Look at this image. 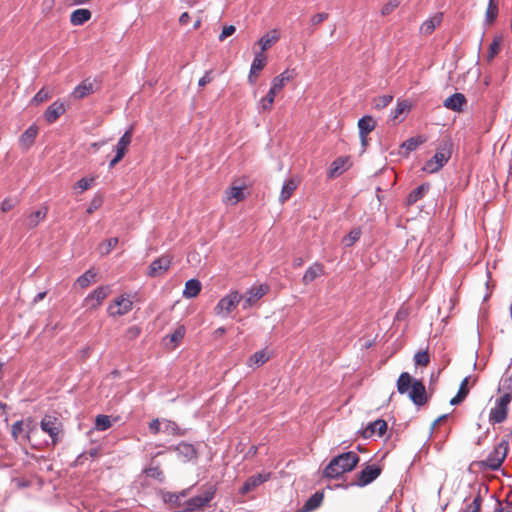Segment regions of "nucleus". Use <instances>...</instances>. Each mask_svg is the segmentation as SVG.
Masks as SVG:
<instances>
[{"mask_svg": "<svg viewBox=\"0 0 512 512\" xmlns=\"http://www.w3.org/2000/svg\"><path fill=\"white\" fill-rule=\"evenodd\" d=\"M397 391L408 394L410 400L417 406H423L428 401L425 385L414 379L408 372H402L397 379Z\"/></svg>", "mask_w": 512, "mask_h": 512, "instance_id": "1", "label": "nucleus"}, {"mask_svg": "<svg viewBox=\"0 0 512 512\" xmlns=\"http://www.w3.org/2000/svg\"><path fill=\"white\" fill-rule=\"evenodd\" d=\"M359 461V455L353 451L342 453L329 462L323 471V476L329 479H337L344 473L351 472Z\"/></svg>", "mask_w": 512, "mask_h": 512, "instance_id": "2", "label": "nucleus"}, {"mask_svg": "<svg viewBox=\"0 0 512 512\" xmlns=\"http://www.w3.org/2000/svg\"><path fill=\"white\" fill-rule=\"evenodd\" d=\"M452 142L449 139L443 140L438 146L435 155L424 165V170L428 173L438 172L451 158Z\"/></svg>", "mask_w": 512, "mask_h": 512, "instance_id": "3", "label": "nucleus"}, {"mask_svg": "<svg viewBox=\"0 0 512 512\" xmlns=\"http://www.w3.org/2000/svg\"><path fill=\"white\" fill-rule=\"evenodd\" d=\"M508 440H501L493 450L488 454L486 459L478 462V466L482 469L497 470L501 467L508 452Z\"/></svg>", "mask_w": 512, "mask_h": 512, "instance_id": "4", "label": "nucleus"}, {"mask_svg": "<svg viewBox=\"0 0 512 512\" xmlns=\"http://www.w3.org/2000/svg\"><path fill=\"white\" fill-rule=\"evenodd\" d=\"M512 400V393H504L495 401L494 407L489 412L491 424L502 423L507 418L508 406Z\"/></svg>", "mask_w": 512, "mask_h": 512, "instance_id": "5", "label": "nucleus"}, {"mask_svg": "<svg viewBox=\"0 0 512 512\" xmlns=\"http://www.w3.org/2000/svg\"><path fill=\"white\" fill-rule=\"evenodd\" d=\"M242 299L243 296L238 291H231L219 300L214 307V313L217 316L226 317L238 306Z\"/></svg>", "mask_w": 512, "mask_h": 512, "instance_id": "6", "label": "nucleus"}, {"mask_svg": "<svg viewBox=\"0 0 512 512\" xmlns=\"http://www.w3.org/2000/svg\"><path fill=\"white\" fill-rule=\"evenodd\" d=\"M133 308V301L129 294H122L114 299L107 308V313L111 317L123 316Z\"/></svg>", "mask_w": 512, "mask_h": 512, "instance_id": "7", "label": "nucleus"}, {"mask_svg": "<svg viewBox=\"0 0 512 512\" xmlns=\"http://www.w3.org/2000/svg\"><path fill=\"white\" fill-rule=\"evenodd\" d=\"M40 427L51 437L53 445H56L62 432V423L59 419L55 416L45 415L40 422Z\"/></svg>", "mask_w": 512, "mask_h": 512, "instance_id": "8", "label": "nucleus"}, {"mask_svg": "<svg viewBox=\"0 0 512 512\" xmlns=\"http://www.w3.org/2000/svg\"><path fill=\"white\" fill-rule=\"evenodd\" d=\"M381 472L382 468L377 464L366 465L357 474V479L352 484L358 487H364L378 478Z\"/></svg>", "mask_w": 512, "mask_h": 512, "instance_id": "9", "label": "nucleus"}, {"mask_svg": "<svg viewBox=\"0 0 512 512\" xmlns=\"http://www.w3.org/2000/svg\"><path fill=\"white\" fill-rule=\"evenodd\" d=\"M110 293V286H100L88 294L84 299L83 305L91 310L97 309Z\"/></svg>", "mask_w": 512, "mask_h": 512, "instance_id": "10", "label": "nucleus"}, {"mask_svg": "<svg viewBox=\"0 0 512 512\" xmlns=\"http://www.w3.org/2000/svg\"><path fill=\"white\" fill-rule=\"evenodd\" d=\"M172 264V257L170 255H162L151 262L148 267L147 275L149 277H159L165 274Z\"/></svg>", "mask_w": 512, "mask_h": 512, "instance_id": "11", "label": "nucleus"}, {"mask_svg": "<svg viewBox=\"0 0 512 512\" xmlns=\"http://www.w3.org/2000/svg\"><path fill=\"white\" fill-rule=\"evenodd\" d=\"M269 291V287L267 285H258L250 288L244 298L243 308L247 309L253 306L259 299H261L264 295H266Z\"/></svg>", "mask_w": 512, "mask_h": 512, "instance_id": "12", "label": "nucleus"}, {"mask_svg": "<svg viewBox=\"0 0 512 512\" xmlns=\"http://www.w3.org/2000/svg\"><path fill=\"white\" fill-rule=\"evenodd\" d=\"M267 64V56L262 52L255 53L249 75H248V82L250 84H254L258 77L260 72L263 70V68Z\"/></svg>", "mask_w": 512, "mask_h": 512, "instance_id": "13", "label": "nucleus"}, {"mask_svg": "<svg viewBox=\"0 0 512 512\" xmlns=\"http://www.w3.org/2000/svg\"><path fill=\"white\" fill-rule=\"evenodd\" d=\"M245 189V184L238 186L232 185L225 191L223 202L228 205H236L238 202L245 199Z\"/></svg>", "mask_w": 512, "mask_h": 512, "instance_id": "14", "label": "nucleus"}, {"mask_svg": "<svg viewBox=\"0 0 512 512\" xmlns=\"http://www.w3.org/2000/svg\"><path fill=\"white\" fill-rule=\"evenodd\" d=\"M270 478V473H260L249 477L240 489V493L245 495L256 489L259 485Z\"/></svg>", "mask_w": 512, "mask_h": 512, "instance_id": "15", "label": "nucleus"}, {"mask_svg": "<svg viewBox=\"0 0 512 512\" xmlns=\"http://www.w3.org/2000/svg\"><path fill=\"white\" fill-rule=\"evenodd\" d=\"M66 111V107L63 102H53L45 111L44 118L49 123H54L61 115Z\"/></svg>", "mask_w": 512, "mask_h": 512, "instance_id": "16", "label": "nucleus"}, {"mask_svg": "<svg viewBox=\"0 0 512 512\" xmlns=\"http://www.w3.org/2000/svg\"><path fill=\"white\" fill-rule=\"evenodd\" d=\"M466 103L467 100L464 94L454 93L453 95L444 100L443 105L445 108L449 110L461 112L463 111V108L466 105Z\"/></svg>", "mask_w": 512, "mask_h": 512, "instance_id": "17", "label": "nucleus"}, {"mask_svg": "<svg viewBox=\"0 0 512 512\" xmlns=\"http://www.w3.org/2000/svg\"><path fill=\"white\" fill-rule=\"evenodd\" d=\"M38 130L37 125L33 124L21 134L19 145L23 150H28L34 144Z\"/></svg>", "mask_w": 512, "mask_h": 512, "instance_id": "18", "label": "nucleus"}, {"mask_svg": "<svg viewBox=\"0 0 512 512\" xmlns=\"http://www.w3.org/2000/svg\"><path fill=\"white\" fill-rule=\"evenodd\" d=\"M387 430V422L383 419H377L370 423L362 432L364 438H370L374 435L382 436Z\"/></svg>", "mask_w": 512, "mask_h": 512, "instance_id": "19", "label": "nucleus"}, {"mask_svg": "<svg viewBox=\"0 0 512 512\" xmlns=\"http://www.w3.org/2000/svg\"><path fill=\"white\" fill-rule=\"evenodd\" d=\"M299 184L300 180L297 177H291L288 180H286L280 192V203H285L293 195L294 191L297 189Z\"/></svg>", "mask_w": 512, "mask_h": 512, "instance_id": "20", "label": "nucleus"}, {"mask_svg": "<svg viewBox=\"0 0 512 512\" xmlns=\"http://www.w3.org/2000/svg\"><path fill=\"white\" fill-rule=\"evenodd\" d=\"M324 274V266L323 264L319 262L313 263L311 266L307 268L305 271L303 277H302V283L304 285L310 284L312 281L317 279L318 277L322 276Z\"/></svg>", "mask_w": 512, "mask_h": 512, "instance_id": "21", "label": "nucleus"}, {"mask_svg": "<svg viewBox=\"0 0 512 512\" xmlns=\"http://www.w3.org/2000/svg\"><path fill=\"white\" fill-rule=\"evenodd\" d=\"M280 39V32L277 29H273L264 34L259 40L258 45L260 46V52L264 53L266 50L272 47Z\"/></svg>", "mask_w": 512, "mask_h": 512, "instance_id": "22", "label": "nucleus"}, {"mask_svg": "<svg viewBox=\"0 0 512 512\" xmlns=\"http://www.w3.org/2000/svg\"><path fill=\"white\" fill-rule=\"evenodd\" d=\"M443 20L442 13H436L429 19L425 20L420 26V33L424 35H430L438 27Z\"/></svg>", "mask_w": 512, "mask_h": 512, "instance_id": "23", "label": "nucleus"}, {"mask_svg": "<svg viewBox=\"0 0 512 512\" xmlns=\"http://www.w3.org/2000/svg\"><path fill=\"white\" fill-rule=\"evenodd\" d=\"M349 164V158L348 157H339L336 160H334L330 166L328 176L330 178H335L339 175H341L344 171L347 170Z\"/></svg>", "mask_w": 512, "mask_h": 512, "instance_id": "24", "label": "nucleus"}, {"mask_svg": "<svg viewBox=\"0 0 512 512\" xmlns=\"http://www.w3.org/2000/svg\"><path fill=\"white\" fill-rule=\"evenodd\" d=\"M202 285L198 279H190L185 283L183 297L187 299L194 298L201 292Z\"/></svg>", "mask_w": 512, "mask_h": 512, "instance_id": "25", "label": "nucleus"}, {"mask_svg": "<svg viewBox=\"0 0 512 512\" xmlns=\"http://www.w3.org/2000/svg\"><path fill=\"white\" fill-rule=\"evenodd\" d=\"M132 135H133L132 128H129L123 134V136L119 139L118 143L116 144V147H115L116 155H119V156L124 158V156H125V154L127 152V149L129 147V145L131 144Z\"/></svg>", "mask_w": 512, "mask_h": 512, "instance_id": "26", "label": "nucleus"}, {"mask_svg": "<svg viewBox=\"0 0 512 512\" xmlns=\"http://www.w3.org/2000/svg\"><path fill=\"white\" fill-rule=\"evenodd\" d=\"M48 209L43 207L35 212H32L27 216L26 226L29 229L35 228L40 222H42L47 216Z\"/></svg>", "mask_w": 512, "mask_h": 512, "instance_id": "27", "label": "nucleus"}, {"mask_svg": "<svg viewBox=\"0 0 512 512\" xmlns=\"http://www.w3.org/2000/svg\"><path fill=\"white\" fill-rule=\"evenodd\" d=\"M92 13L88 9H77L70 15V21L73 25H83L85 22L90 20Z\"/></svg>", "mask_w": 512, "mask_h": 512, "instance_id": "28", "label": "nucleus"}, {"mask_svg": "<svg viewBox=\"0 0 512 512\" xmlns=\"http://www.w3.org/2000/svg\"><path fill=\"white\" fill-rule=\"evenodd\" d=\"M324 493L317 491L305 502L302 512H310L317 509L323 502Z\"/></svg>", "mask_w": 512, "mask_h": 512, "instance_id": "29", "label": "nucleus"}, {"mask_svg": "<svg viewBox=\"0 0 512 512\" xmlns=\"http://www.w3.org/2000/svg\"><path fill=\"white\" fill-rule=\"evenodd\" d=\"M469 377H465L459 387V390L455 397L450 400L451 405H458L465 400L469 394Z\"/></svg>", "mask_w": 512, "mask_h": 512, "instance_id": "30", "label": "nucleus"}, {"mask_svg": "<svg viewBox=\"0 0 512 512\" xmlns=\"http://www.w3.org/2000/svg\"><path fill=\"white\" fill-rule=\"evenodd\" d=\"M429 184L428 183H424V184H421L420 186H418L417 188H415L414 190H412L409 195L407 196V204L408 205H412L414 203H416L418 200H420L421 198L424 197V195L428 192L429 190Z\"/></svg>", "mask_w": 512, "mask_h": 512, "instance_id": "31", "label": "nucleus"}, {"mask_svg": "<svg viewBox=\"0 0 512 512\" xmlns=\"http://www.w3.org/2000/svg\"><path fill=\"white\" fill-rule=\"evenodd\" d=\"M376 122L372 116H363L358 121L359 135L369 134L375 129Z\"/></svg>", "mask_w": 512, "mask_h": 512, "instance_id": "32", "label": "nucleus"}, {"mask_svg": "<svg viewBox=\"0 0 512 512\" xmlns=\"http://www.w3.org/2000/svg\"><path fill=\"white\" fill-rule=\"evenodd\" d=\"M31 424H33V420L30 418L27 419L26 423H24V421H16L11 427V435L14 438V440H17L19 438V436L21 435V433L24 431V425H26V427L28 429L26 437L29 439V437H30L29 434L32 430V428L30 427Z\"/></svg>", "mask_w": 512, "mask_h": 512, "instance_id": "33", "label": "nucleus"}, {"mask_svg": "<svg viewBox=\"0 0 512 512\" xmlns=\"http://www.w3.org/2000/svg\"><path fill=\"white\" fill-rule=\"evenodd\" d=\"M93 92V84L89 80H84L73 91V96L77 99H82Z\"/></svg>", "mask_w": 512, "mask_h": 512, "instance_id": "34", "label": "nucleus"}, {"mask_svg": "<svg viewBox=\"0 0 512 512\" xmlns=\"http://www.w3.org/2000/svg\"><path fill=\"white\" fill-rule=\"evenodd\" d=\"M498 2L497 0H489L486 12H485V22L488 25H491L495 22L498 16Z\"/></svg>", "mask_w": 512, "mask_h": 512, "instance_id": "35", "label": "nucleus"}, {"mask_svg": "<svg viewBox=\"0 0 512 512\" xmlns=\"http://www.w3.org/2000/svg\"><path fill=\"white\" fill-rule=\"evenodd\" d=\"M96 272L93 269L87 270L81 276H79L75 282L80 288H87L91 283L95 282Z\"/></svg>", "mask_w": 512, "mask_h": 512, "instance_id": "36", "label": "nucleus"}, {"mask_svg": "<svg viewBox=\"0 0 512 512\" xmlns=\"http://www.w3.org/2000/svg\"><path fill=\"white\" fill-rule=\"evenodd\" d=\"M292 80L291 75H289L288 71H284L278 76L274 77L271 82V87L274 88L278 93L284 88L286 83Z\"/></svg>", "mask_w": 512, "mask_h": 512, "instance_id": "37", "label": "nucleus"}, {"mask_svg": "<svg viewBox=\"0 0 512 512\" xmlns=\"http://www.w3.org/2000/svg\"><path fill=\"white\" fill-rule=\"evenodd\" d=\"M269 360V356L267 355L265 350H260L255 352L253 355L249 357L247 360V365L249 367L253 366H261Z\"/></svg>", "mask_w": 512, "mask_h": 512, "instance_id": "38", "label": "nucleus"}, {"mask_svg": "<svg viewBox=\"0 0 512 512\" xmlns=\"http://www.w3.org/2000/svg\"><path fill=\"white\" fill-rule=\"evenodd\" d=\"M185 332V327L183 325H180L175 329V331L171 335L167 336V338H169L170 342L172 343V349L178 346V344L184 338Z\"/></svg>", "mask_w": 512, "mask_h": 512, "instance_id": "39", "label": "nucleus"}, {"mask_svg": "<svg viewBox=\"0 0 512 512\" xmlns=\"http://www.w3.org/2000/svg\"><path fill=\"white\" fill-rule=\"evenodd\" d=\"M411 109V104L407 100L398 101L396 108L392 111V119L396 120L402 114L408 113Z\"/></svg>", "mask_w": 512, "mask_h": 512, "instance_id": "40", "label": "nucleus"}, {"mask_svg": "<svg viewBox=\"0 0 512 512\" xmlns=\"http://www.w3.org/2000/svg\"><path fill=\"white\" fill-rule=\"evenodd\" d=\"M119 240L117 237H112L110 239H107L106 241L102 242L100 245H99V251L102 255H107L109 254L112 249H114L117 244H118Z\"/></svg>", "mask_w": 512, "mask_h": 512, "instance_id": "41", "label": "nucleus"}, {"mask_svg": "<svg viewBox=\"0 0 512 512\" xmlns=\"http://www.w3.org/2000/svg\"><path fill=\"white\" fill-rule=\"evenodd\" d=\"M51 98V93L45 87L40 89L31 100L32 105H39Z\"/></svg>", "mask_w": 512, "mask_h": 512, "instance_id": "42", "label": "nucleus"}, {"mask_svg": "<svg viewBox=\"0 0 512 512\" xmlns=\"http://www.w3.org/2000/svg\"><path fill=\"white\" fill-rule=\"evenodd\" d=\"M112 426V421L107 415H98L95 420V427L99 431H105Z\"/></svg>", "mask_w": 512, "mask_h": 512, "instance_id": "43", "label": "nucleus"}, {"mask_svg": "<svg viewBox=\"0 0 512 512\" xmlns=\"http://www.w3.org/2000/svg\"><path fill=\"white\" fill-rule=\"evenodd\" d=\"M360 236L361 230L359 228H354L343 238L342 242L346 247H350L359 240Z\"/></svg>", "mask_w": 512, "mask_h": 512, "instance_id": "44", "label": "nucleus"}, {"mask_svg": "<svg viewBox=\"0 0 512 512\" xmlns=\"http://www.w3.org/2000/svg\"><path fill=\"white\" fill-rule=\"evenodd\" d=\"M177 451H179L181 454H183L188 459H193L196 457V450L193 447V445L188 443H180L177 448Z\"/></svg>", "mask_w": 512, "mask_h": 512, "instance_id": "45", "label": "nucleus"}, {"mask_svg": "<svg viewBox=\"0 0 512 512\" xmlns=\"http://www.w3.org/2000/svg\"><path fill=\"white\" fill-rule=\"evenodd\" d=\"M393 100L392 95H381L373 99L374 108L381 110L388 106Z\"/></svg>", "mask_w": 512, "mask_h": 512, "instance_id": "46", "label": "nucleus"}, {"mask_svg": "<svg viewBox=\"0 0 512 512\" xmlns=\"http://www.w3.org/2000/svg\"><path fill=\"white\" fill-rule=\"evenodd\" d=\"M501 45V39L499 37H495L491 44L489 45L487 60L491 62L494 57L499 53Z\"/></svg>", "mask_w": 512, "mask_h": 512, "instance_id": "47", "label": "nucleus"}, {"mask_svg": "<svg viewBox=\"0 0 512 512\" xmlns=\"http://www.w3.org/2000/svg\"><path fill=\"white\" fill-rule=\"evenodd\" d=\"M424 142L425 139L422 136L412 137L407 139L402 146L408 151H413Z\"/></svg>", "mask_w": 512, "mask_h": 512, "instance_id": "48", "label": "nucleus"}, {"mask_svg": "<svg viewBox=\"0 0 512 512\" xmlns=\"http://www.w3.org/2000/svg\"><path fill=\"white\" fill-rule=\"evenodd\" d=\"M414 361L417 366L426 367L430 362V357L427 351H419L414 356Z\"/></svg>", "mask_w": 512, "mask_h": 512, "instance_id": "49", "label": "nucleus"}, {"mask_svg": "<svg viewBox=\"0 0 512 512\" xmlns=\"http://www.w3.org/2000/svg\"><path fill=\"white\" fill-rule=\"evenodd\" d=\"M95 181L94 177L91 178H81L78 180L74 186V189H79V192L82 193L89 189Z\"/></svg>", "mask_w": 512, "mask_h": 512, "instance_id": "50", "label": "nucleus"}, {"mask_svg": "<svg viewBox=\"0 0 512 512\" xmlns=\"http://www.w3.org/2000/svg\"><path fill=\"white\" fill-rule=\"evenodd\" d=\"M400 4L399 0H388L381 8V15L387 16L392 13Z\"/></svg>", "mask_w": 512, "mask_h": 512, "instance_id": "51", "label": "nucleus"}, {"mask_svg": "<svg viewBox=\"0 0 512 512\" xmlns=\"http://www.w3.org/2000/svg\"><path fill=\"white\" fill-rule=\"evenodd\" d=\"M274 101L270 97H263L258 103L259 112H270L272 110Z\"/></svg>", "mask_w": 512, "mask_h": 512, "instance_id": "52", "label": "nucleus"}, {"mask_svg": "<svg viewBox=\"0 0 512 512\" xmlns=\"http://www.w3.org/2000/svg\"><path fill=\"white\" fill-rule=\"evenodd\" d=\"M482 499L480 496H477L473 499V501L468 505L465 512H480L481 511Z\"/></svg>", "mask_w": 512, "mask_h": 512, "instance_id": "53", "label": "nucleus"}, {"mask_svg": "<svg viewBox=\"0 0 512 512\" xmlns=\"http://www.w3.org/2000/svg\"><path fill=\"white\" fill-rule=\"evenodd\" d=\"M141 333V329L140 327L134 325V326H131L129 327L126 332H125V337L128 339V340H134L136 339L137 337H139Z\"/></svg>", "mask_w": 512, "mask_h": 512, "instance_id": "54", "label": "nucleus"}, {"mask_svg": "<svg viewBox=\"0 0 512 512\" xmlns=\"http://www.w3.org/2000/svg\"><path fill=\"white\" fill-rule=\"evenodd\" d=\"M102 202H103V200H102V198H101V197H94V198L91 200V202H90V204H89V206H88V208H87L86 212H87L88 214H92V213H94L97 209H99V208L101 207Z\"/></svg>", "mask_w": 512, "mask_h": 512, "instance_id": "55", "label": "nucleus"}, {"mask_svg": "<svg viewBox=\"0 0 512 512\" xmlns=\"http://www.w3.org/2000/svg\"><path fill=\"white\" fill-rule=\"evenodd\" d=\"M16 205V201H14L13 199L11 198H5L1 204H0V209L2 212H8L10 210H12Z\"/></svg>", "mask_w": 512, "mask_h": 512, "instance_id": "56", "label": "nucleus"}, {"mask_svg": "<svg viewBox=\"0 0 512 512\" xmlns=\"http://www.w3.org/2000/svg\"><path fill=\"white\" fill-rule=\"evenodd\" d=\"M328 13L322 12L317 13L311 17V23L312 25H320L322 22H324L326 19H328Z\"/></svg>", "mask_w": 512, "mask_h": 512, "instance_id": "57", "label": "nucleus"}, {"mask_svg": "<svg viewBox=\"0 0 512 512\" xmlns=\"http://www.w3.org/2000/svg\"><path fill=\"white\" fill-rule=\"evenodd\" d=\"M235 31H236V28H235L234 25L224 26L221 34L219 35V40L220 41L225 40L227 37H229L232 34H234Z\"/></svg>", "mask_w": 512, "mask_h": 512, "instance_id": "58", "label": "nucleus"}, {"mask_svg": "<svg viewBox=\"0 0 512 512\" xmlns=\"http://www.w3.org/2000/svg\"><path fill=\"white\" fill-rule=\"evenodd\" d=\"M163 422H160L159 419H154L149 423V430L152 434L156 435L161 431V426Z\"/></svg>", "mask_w": 512, "mask_h": 512, "instance_id": "59", "label": "nucleus"}, {"mask_svg": "<svg viewBox=\"0 0 512 512\" xmlns=\"http://www.w3.org/2000/svg\"><path fill=\"white\" fill-rule=\"evenodd\" d=\"M185 496H186L185 491L181 492L180 494H168L167 501H169L170 503L176 504V505H180L181 497H185Z\"/></svg>", "mask_w": 512, "mask_h": 512, "instance_id": "60", "label": "nucleus"}, {"mask_svg": "<svg viewBox=\"0 0 512 512\" xmlns=\"http://www.w3.org/2000/svg\"><path fill=\"white\" fill-rule=\"evenodd\" d=\"M178 429L177 424L175 422H172L170 420H164L163 421V431L175 433V431Z\"/></svg>", "mask_w": 512, "mask_h": 512, "instance_id": "61", "label": "nucleus"}, {"mask_svg": "<svg viewBox=\"0 0 512 512\" xmlns=\"http://www.w3.org/2000/svg\"><path fill=\"white\" fill-rule=\"evenodd\" d=\"M213 77H212V71L209 70V71H206V73L204 74L203 77H201L198 81V85L200 87H204L206 84L210 83L212 81Z\"/></svg>", "mask_w": 512, "mask_h": 512, "instance_id": "62", "label": "nucleus"}, {"mask_svg": "<svg viewBox=\"0 0 512 512\" xmlns=\"http://www.w3.org/2000/svg\"><path fill=\"white\" fill-rule=\"evenodd\" d=\"M494 512H512V503L506 502L505 504H502L501 502H498Z\"/></svg>", "mask_w": 512, "mask_h": 512, "instance_id": "63", "label": "nucleus"}, {"mask_svg": "<svg viewBox=\"0 0 512 512\" xmlns=\"http://www.w3.org/2000/svg\"><path fill=\"white\" fill-rule=\"evenodd\" d=\"M146 473L150 477H160L162 476V471L159 469V467H153L146 470Z\"/></svg>", "mask_w": 512, "mask_h": 512, "instance_id": "64", "label": "nucleus"}]
</instances>
